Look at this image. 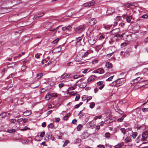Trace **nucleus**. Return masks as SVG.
<instances>
[{
    "label": "nucleus",
    "instance_id": "1",
    "mask_svg": "<svg viewBox=\"0 0 148 148\" xmlns=\"http://www.w3.org/2000/svg\"><path fill=\"white\" fill-rule=\"evenodd\" d=\"M86 28L85 24H82L77 26L75 29V32L77 33H80L84 31Z\"/></svg>",
    "mask_w": 148,
    "mask_h": 148
},
{
    "label": "nucleus",
    "instance_id": "2",
    "mask_svg": "<svg viewBox=\"0 0 148 148\" xmlns=\"http://www.w3.org/2000/svg\"><path fill=\"white\" fill-rule=\"evenodd\" d=\"M148 134L147 132L143 133L141 136L139 135L137 138V140L140 141L141 140L142 141H144L146 140V138L147 137Z\"/></svg>",
    "mask_w": 148,
    "mask_h": 148
},
{
    "label": "nucleus",
    "instance_id": "3",
    "mask_svg": "<svg viewBox=\"0 0 148 148\" xmlns=\"http://www.w3.org/2000/svg\"><path fill=\"white\" fill-rule=\"evenodd\" d=\"M57 94L54 93H48L46 95L45 98L47 100H49L52 97H57Z\"/></svg>",
    "mask_w": 148,
    "mask_h": 148
},
{
    "label": "nucleus",
    "instance_id": "4",
    "mask_svg": "<svg viewBox=\"0 0 148 148\" xmlns=\"http://www.w3.org/2000/svg\"><path fill=\"white\" fill-rule=\"evenodd\" d=\"M116 83V85L117 87L123 85L124 83L125 80L123 79H119L115 81Z\"/></svg>",
    "mask_w": 148,
    "mask_h": 148
},
{
    "label": "nucleus",
    "instance_id": "5",
    "mask_svg": "<svg viewBox=\"0 0 148 148\" xmlns=\"http://www.w3.org/2000/svg\"><path fill=\"white\" fill-rule=\"evenodd\" d=\"M45 138H47L48 140L50 139L52 141H53L55 140L54 137L52 135L51 133L50 132L47 133L46 134Z\"/></svg>",
    "mask_w": 148,
    "mask_h": 148
},
{
    "label": "nucleus",
    "instance_id": "6",
    "mask_svg": "<svg viewBox=\"0 0 148 148\" xmlns=\"http://www.w3.org/2000/svg\"><path fill=\"white\" fill-rule=\"evenodd\" d=\"M114 9L113 8H109L107 10L106 14L108 15L114 13Z\"/></svg>",
    "mask_w": 148,
    "mask_h": 148
},
{
    "label": "nucleus",
    "instance_id": "7",
    "mask_svg": "<svg viewBox=\"0 0 148 148\" xmlns=\"http://www.w3.org/2000/svg\"><path fill=\"white\" fill-rule=\"evenodd\" d=\"M53 24L51 22H48L45 23L44 24V27L46 29H49L51 28L53 25Z\"/></svg>",
    "mask_w": 148,
    "mask_h": 148
},
{
    "label": "nucleus",
    "instance_id": "8",
    "mask_svg": "<svg viewBox=\"0 0 148 148\" xmlns=\"http://www.w3.org/2000/svg\"><path fill=\"white\" fill-rule=\"evenodd\" d=\"M114 121L111 117H107L105 121V123L106 124H108Z\"/></svg>",
    "mask_w": 148,
    "mask_h": 148
},
{
    "label": "nucleus",
    "instance_id": "9",
    "mask_svg": "<svg viewBox=\"0 0 148 148\" xmlns=\"http://www.w3.org/2000/svg\"><path fill=\"white\" fill-rule=\"evenodd\" d=\"M71 27L70 25L66 27H64L62 28V30L65 32H69L71 29Z\"/></svg>",
    "mask_w": 148,
    "mask_h": 148
},
{
    "label": "nucleus",
    "instance_id": "10",
    "mask_svg": "<svg viewBox=\"0 0 148 148\" xmlns=\"http://www.w3.org/2000/svg\"><path fill=\"white\" fill-rule=\"evenodd\" d=\"M103 81H99L97 83V85L98 86H100L99 89L100 90H101L104 87L105 85L103 84Z\"/></svg>",
    "mask_w": 148,
    "mask_h": 148
},
{
    "label": "nucleus",
    "instance_id": "11",
    "mask_svg": "<svg viewBox=\"0 0 148 148\" xmlns=\"http://www.w3.org/2000/svg\"><path fill=\"white\" fill-rule=\"evenodd\" d=\"M89 22L91 25H93L96 23L97 20L95 18H90Z\"/></svg>",
    "mask_w": 148,
    "mask_h": 148
},
{
    "label": "nucleus",
    "instance_id": "12",
    "mask_svg": "<svg viewBox=\"0 0 148 148\" xmlns=\"http://www.w3.org/2000/svg\"><path fill=\"white\" fill-rule=\"evenodd\" d=\"M142 79V77H138L137 78H136L134 79L133 80H134V81H133L131 83V84H134V82L137 83L138 82L139 83L140 82H142V81H140L141 79Z\"/></svg>",
    "mask_w": 148,
    "mask_h": 148
},
{
    "label": "nucleus",
    "instance_id": "13",
    "mask_svg": "<svg viewBox=\"0 0 148 148\" xmlns=\"http://www.w3.org/2000/svg\"><path fill=\"white\" fill-rule=\"evenodd\" d=\"M70 76V74L69 73H64L61 76L60 79H64L68 78Z\"/></svg>",
    "mask_w": 148,
    "mask_h": 148
},
{
    "label": "nucleus",
    "instance_id": "14",
    "mask_svg": "<svg viewBox=\"0 0 148 148\" xmlns=\"http://www.w3.org/2000/svg\"><path fill=\"white\" fill-rule=\"evenodd\" d=\"M97 78V76L95 75H92L90 76L87 79V82H89L95 80Z\"/></svg>",
    "mask_w": 148,
    "mask_h": 148
},
{
    "label": "nucleus",
    "instance_id": "15",
    "mask_svg": "<svg viewBox=\"0 0 148 148\" xmlns=\"http://www.w3.org/2000/svg\"><path fill=\"white\" fill-rule=\"evenodd\" d=\"M125 35V33H124L121 34H120L118 33L116 34L114 36L115 37H116L117 38H121L122 37L124 36V37H126V38H127L128 36L127 35H125V36H124V35Z\"/></svg>",
    "mask_w": 148,
    "mask_h": 148
},
{
    "label": "nucleus",
    "instance_id": "16",
    "mask_svg": "<svg viewBox=\"0 0 148 148\" xmlns=\"http://www.w3.org/2000/svg\"><path fill=\"white\" fill-rule=\"evenodd\" d=\"M88 42L90 45H93L96 43V41L95 38H90V39L88 40Z\"/></svg>",
    "mask_w": 148,
    "mask_h": 148
},
{
    "label": "nucleus",
    "instance_id": "17",
    "mask_svg": "<svg viewBox=\"0 0 148 148\" xmlns=\"http://www.w3.org/2000/svg\"><path fill=\"white\" fill-rule=\"evenodd\" d=\"M140 28V26L137 24L134 26L132 28V30L134 31H137Z\"/></svg>",
    "mask_w": 148,
    "mask_h": 148
},
{
    "label": "nucleus",
    "instance_id": "18",
    "mask_svg": "<svg viewBox=\"0 0 148 148\" xmlns=\"http://www.w3.org/2000/svg\"><path fill=\"white\" fill-rule=\"evenodd\" d=\"M31 114V111H29L28 110L26 111L23 113V114L24 115V116H29Z\"/></svg>",
    "mask_w": 148,
    "mask_h": 148
},
{
    "label": "nucleus",
    "instance_id": "19",
    "mask_svg": "<svg viewBox=\"0 0 148 148\" xmlns=\"http://www.w3.org/2000/svg\"><path fill=\"white\" fill-rule=\"evenodd\" d=\"M138 5V3H130V10L131 9H132L133 8V7H132V6H133V7H137Z\"/></svg>",
    "mask_w": 148,
    "mask_h": 148
},
{
    "label": "nucleus",
    "instance_id": "20",
    "mask_svg": "<svg viewBox=\"0 0 148 148\" xmlns=\"http://www.w3.org/2000/svg\"><path fill=\"white\" fill-rule=\"evenodd\" d=\"M130 50L128 49L127 50H126L124 54V56L125 57H128L130 55Z\"/></svg>",
    "mask_w": 148,
    "mask_h": 148
},
{
    "label": "nucleus",
    "instance_id": "21",
    "mask_svg": "<svg viewBox=\"0 0 148 148\" xmlns=\"http://www.w3.org/2000/svg\"><path fill=\"white\" fill-rule=\"evenodd\" d=\"M88 136V133L86 132H84L82 135V138L84 139L86 138Z\"/></svg>",
    "mask_w": 148,
    "mask_h": 148
},
{
    "label": "nucleus",
    "instance_id": "22",
    "mask_svg": "<svg viewBox=\"0 0 148 148\" xmlns=\"http://www.w3.org/2000/svg\"><path fill=\"white\" fill-rule=\"evenodd\" d=\"M112 25H105V24L103 25V27L106 29L107 30L109 29H110L111 27L112 26Z\"/></svg>",
    "mask_w": 148,
    "mask_h": 148
},
{
    "label": "nucleus",
    "instance_id": "23",
    "mask_svg": "<svg viewBox=\"0 0 148 148\" xmlns=\"http://www.w3.org/2000/svg\"><path fill=\"white\" fill-rule=\"evenodd\" d=\"M106 66L107 68L111 69L112 67V64L111 63L107 62L106 64Z\"/></svg>",
    "mask_w": 148,
    "mask_h": 148
},
{
    "label": "nucleus",
    "instance_id": "24",
    "mask_svg": "<svg viewBox=\"0 0 148 148\" xmlns=\"http://www.w3.org/2000/svg\"><path fill=\"white\" fill-rule=\"evenodd\" d=\"M87 86V83L86 82H83L80 84L79 85V87L81 88H84Z\"/></svg>",
    "mask_w": 148,
    "mask_h": 148
},
{
    "label": "nucleus",
    "instance_id": "25",
    "mask_svg": "<svg viewBox=\"0 0 148 148\" xmlns=\"http://www.w3.org/2000/svg\"><path fill=\"white\" fill-rule=\"evenodd\" d=\"M136 20H135V18L133 17V16L130 15V23H136Z\"/></svg>",
    "mask_w": 148,
    "mask_h": 148
},
{
    "label": "nucleus",
    "instance_id": "26",
    "mask_svg": "<svg viewBox=\"0 0 148 148\" xmlns=\"http://www.w3.org/2000/svg\"><path fill=\"white\" fill-rule=\"evenodd\" d=\"M7 115L6 112H4L0 114V119H1L3 118H4Z\"/></svg>",
    "mask_w": 148,
    "mask_h": 148
},
{
    "label": "nucleus",
    "instance_id": "27",
    "mask_svg": "<svg viewBox=\"0 0 148 148\" xmlns=\"http://www.w3.org/2000/svg\"><path fill=\"white\" fill-rule=\"evenodd\" d=\"M98 70L99 71V74H103L104 73V70L103 68H99L98 69Z\"/></svg>",
    "mask_w": 148,
    "mask_h": 148
},
{
    "label": "nucleus",
    "instance_id": "28",
    "mask_svg": "<svg viewBox=\"0 0 148 148\" xmlns=\"http://www.w3.org/2000/svg\"><path fill=\"white\" fill-rule=\"evenodd\" d=\"M116 111L121 114L123 113V112L119 109V107H116Z\"/></svg>",
    "mask_w": 148,
    "mask_h": 148
},
{
    "label": "nucleus",
    "instance_id": "29",
    "mask_svg": "<svg viewBox=\"0 0 148 148\" xmlns=\"http://www.w3.org/2000/svg\"><path fill=\"white\" fill-rule=\"evenodd\" d=\"M70 114L69 113H68L65 116H64L63 118L64 120L66 121L70 117Z\"/></svg>",
    "mask_w": 148,
    "mask_h": 148
},
{
    "label": "nucleus",
    "instance_id": "30",
    "mask_svg": "<svg viewBox=\"0 0 148 148\" xmlns=\"http://www.w3.org/2000/svg\"><path fill=\"white\" fill-rule=\"evenodd\" d=\"M90 6H92L95 4V2L93 0H92L88 2Z\"/></svg>",
    "mask_w": 148,
    "mask_h": 148
},
{
    "label": "nucleus",
    "instance_id": "31",
    "mask_svg": "<svg viewBox=\"0 0 148 148\" xmlns=\"http://www.w3.org/2000/svg\"><path fill=\"white\" fill-rule=\"evenodd\" d=\"M90 53V51H88L85 52L84 55L82 56V58H84L87 56Z\"/></svg>",
    "mask_w": 148,
    "mask_h": 148
},
{
    "label": "nucleus",
    "instance_id": "32",
    "mask_svg": "<svg viewBox=\"0 0 148 148\" xmlns=\"http://www.w3.org/2000/svg\"><path fill=\"white\" fill-rule=\"evenodd\" d=\"M123 143H119L116 145L114 146V147L116 148H119L121 147L122 146H123Z\"/></svg>",
    "mask_w": 148,
    "mask_h": 148
},
{
    "label": "nucleus",
    "instance_id": "33",
    "mask_svg": "<svg viewBox=\"0 0 148 148\" xmlns=\"http://www.w3.org/2000/svg\"><path fill=\"white\" fill-rule=\"evenodd\" d=\"M54 127V124L51 123L49 124L47 126V127L48 128H51V129H53Z\"/></svg>",
    "mask_w": 148,
    "mask_h": 148
},
{
    "label": "nucleus",
    "instance_id": "34",
    "mask_svg": "<svg viewBox=\"0 0 148 148\" xmlns=\"http://www.w3.org/2000/svg\"><path fill=\"white\" fill-rule=\"evenodd\" d=\"M78 115L79 116V118H82L83 117V116H84V113H83L82 112V111H81L79 112Z\"/></svg>",
    "mask_w": 148,
    "mask_h": 148
},
{
    "label": "nucleus",
    "instance_id": "35",
    "mask_svg": "<svg viewBox=\"0 0 148 148\" xmlns=\"http://www.w3.org/2000/svg\"><path fill=\"white\" fill-rule=\"evenodd\" d=\"M16 132V130L15 129H8L7 131V132L9 133H12L15 132Z\"/></svg>",
    "mask_w": 148,
    "mask_h": 148
},
{
    "label": "nucleus",
    "instance_id": "36",
    "mask_svg": "<svg viewBox=\"0 0 148 148\" xmlns=\"http://www.w3.org/2000/svg\"><path fill=\"white\" fill-rule=\"evenodd\" d=\"M7 69L6 68H4L2 71L1 72V77L3 76L4 75L5 72L7 71Z\"/></svg>",
    "mask_w": 148,
    "mask_h": 148
},
{
    "label": "nucleus",
    "instance_id": "37",
    "mask_svg": "<svg viewBox=\"0 0 148 148\" xmlns=\"http://www.w3.org/2000/svg\"><path fill=\"white\" fill-rule=\"evenodd\" d=\"M95 104L94 102H91L90 103L89 107L91 108H92L94 107Z\"/></svg>",
    "mask_w": 148,
    "mask_h": 148
},
{
    "label": "nucleus",
    "instance_id": "38",
    "mask_svg": "<svg viewBox=\"0 0 148 148\" xmlns=\"http://www.w3.org/2000/svg\"><path fill=\"white\" fill-rule=\"evenodd\" d=\"M83 127L82 125L81 124H79L77 127V130L78 131H79Z\"/></svg>",
    "mask_w": 148,
    "mask_h": 148
},
{
    "label": "nucleus",
    "instance_id": "39",
    "mask_svg": "<svg viewBox=\"0 0 148 148\" xmlns=\"http://www.w3.org/2000/svg\"><path fill=\"white\" fill-rule=\"evenodd\" d=\"M137 136V133L136 132H133L132 136L134 139L136 138V137Z\"/></svg>",
    "mask_w": 148,
    "mask_h": 148
},
{
    "label": "nucleus",
    "instance_id": "40",
    "mask_svg": "<svg viewBox=\"0 0 148 148\" xmlns=\"http://www.w3.org/2000/svg\"><path fill=\"white\" fill-rule=\"evenodd\" d=\"M37 16H38V18H39L41 17H42V16H43L44 15V13L43 12H40L39 13H38V14H36Z\"/></svg>",
    "mask_w": 148,
    "mask_h": 148
},
{
    "label": "nucleus",
    "instance_id": "41",
    "mask_svg": "<svg viewBox=\"0 0 148 148\" xmlns=\"http://www.w3.org/2000/svg\"><path fill=\"white\" fill-rule=\"evenodd\" d=\"M54 104L53 103L50 104L48 105V109L54 108Z\"/></svg>",
    "mask_w": 148,
    "mask_h": 148
},
{
    "label": "nucleus",
    "instance_id": "42",
    "mask_svg": "<svg viewBox=\"0 0 148 148\" xmlns=\"http://www.w3.org/2000/svg\"><path fill=\"white\" fill-rule=\"evenodd\" d=\"M82 100L84 101L86 100L87 99V96L85 95H83L82 97Z\"/></svg>",
    "mask_w": 148,
    "mask_h": 148
},
{
    "label": "nucleus",
    "instance_id": "43",
    "mask_svg": "<svg viewBox=\"0 0 148 148\" xmlns=\"http://www.w3.org/2000/svg\"><path fill=\"white\" fill-rule=\"evenodd\" d=\"M102 117V116L101 115H100L98 116H95L94 117V119L95 120H96L98 119H101Z\"/></svg>",
    "mask_w": 148,
    "mask_h": 148
},
{
    "label": "nucleus",
    "instance_id": "44",
    "mask_svg": "<svg viewBox=\"0 0 148 148\" xmlns=\"http://www.w3.org/2000/svg\"><path fill=\"white\" fill-rule=\"evenodd\" d=\"M83 103V102H80L78 104H76L75 106V108H77L79 107V106H81Z\"/></svg>",
    "mask_w": 148,
    "mask_h": 148
},
{
    "label": "nucleus",
    "instance_id": "45",
    "mask_svg": "<svg viewBox=\"0 0 148 148\" xmlns=\"http://www.w3.org/2000/svg\"><path fill=\"white\" fill-rule=\"evenodd\" d=\"M120 130L124 134H125L126 132H127L126 130L124 128H121L120 129Z\"/></svg>",
    "mask_w": 148,
    "mask_h": 148
},
{
    "label": "nucleus",
    "instance_id": "46",
    "mask_svg": "<svg viewBox=\"0 0 148 148\" xmlns=\"http://www.w3.org/2000/svg\"><path fill=\"white\" fill-rule=\"evenodd\" d=\"M39 138L40 137L38 135H37L34 138V139L36 140L39 141L41 140V139H40Z\"/></svg>",
    "mask_w": 148,
    "mask_h": 148
},
{
    "label": "nucleus",
    "instance_id": "47",
    "mask_svg": "<svg viewBox=\"0 0 148 148\" xmlns=\"http://www.w3.org/2000/svg\"><path fill=\"white\" fill-rule=\"evenodd\" d=\"M145 127L144 125L137 127V129L138 130H143L145 129Z\"/></svg>",
    "mask_w": 148,
    "mask_h": 148
},
{
    "label": "nucleus",
    "instance_id": "48",
    "mask_svg": "<svg viewBox=\"0 0 148 148\" xmlns=\"http://www.w3.org/2000/svg\"><path fill=\"white\" fill-rule=\"evenodd\" d=\"M114 108L116 110V107H119L118 104L117 102H114L113 105Z\"/></svg>",
    "mask_w": 148,
    "mask_h": 148
},
{
    "label": "nucleus",
    "instance_id": "49",
    "mask_svg": "<svg viewBox=\"0 0 148 148\" xmlns=\"http://www.w3.org/2000/svg\"><path fill=\"white\" fill-rule=\"evenodd\" d=\"M43 75V74L42 73L38 74L37 76V79H39Z\"/></svg>",
    "mask_w": 148,
    "mask_h": 148
},
{
    "label": "nucleus",
    "instance_id": "50",
    "mask_svg": "<svg viewBox=\"0 0 148 148\" xmlns=\"http://www.w3.org/2000/svg\"><path fill=\"white\" fill-rule=\"evenodd\" d=\"M110 134L109 132H107L106 133L105 135V136L106 138H109V137H110Z\"/></svg>",
    "mask_w": 148,
    "mask_h": 148
},
{
    "label": "nucleus",
    "instance_id": "51",
    "mask_svg": "<svg viewBox=\"0 0 148 148\" xmlns=\"http://www.w3.org/2000/svg\"><path fill=\"white\" fill-rule=\"evenodd\" d=\"M95 48L97 50L99 51L101 49V48L100 46L97 45L95 46Z\"/></svg>",
    "mask_w": 148,
    "mask_h": 148
},
{
    "label": "nucleus",
    "instance_id": "52",
    "mask_svg": "<svg viewBox=\"0 0 148 148\" xmlns=\"http://www.w3.org/2000/svg\"><path fill=\"white\" fill-rule=\"evenodd\" d=\"M41 54L39 53H36L35 55V57L37 58H40V55H41Z\"/></svg>",
    "mask_w": 148,
    "mask_h": 148
},
{
    "label": "nucleus",
    "instance_id": "53",
    "mask_svg": "<svg viewBox=\"0 0 148 148\" xmlns=\"http://www.w3.org/2000/svg\"><path fill=\"white\" fill-rule=\"evenodd\" d=\"M75 89V88L73 87H71L69 88L68 89V91L69 92H71V91Z\"/></svg>",
    "mask_w": 148,
    "mask_h": 148
},
{
    "label": "nucleus",
    "instance_id": "54",
    "mask_svg": "<svg viewBox=\"0 0 148 148\" xmlns=\"http://www.w3.org/2000/svg\"><path fill=\"white\" fill-rule=\"evenodd\" d=\"M148 71V68H145L143 69V71H142V72L143 73H145Z\"/></svg>",
    "mask_w": 148,
    "mask_h": 148
},
{
    "label": "nucleus",
    "instance_id": "55",
    "mask_svg": "<svg viewBox=\"0 0 148 148\" xmlns=\"http://www.w3.org/2000/svg\"><path fill=\"white\" fill-rule=\"evenodd\" d=\"M80 97V95H77L76 96L75 100V101H77L79 99Z\"/></svg>",
    "mask_w": 148,
    "mask_h": 148
},
{
    "label": "nucleus",
    "instance_id": "56",
    "mask_svg": "<svg viewBox=\"0 0 148 148\" xmlns=\"http://www.w3.org/2000/svg\"><path fill=\"white\" fill-rule=\"evenodd\" d=\"M69 142V141L68 140H65V142H64V144H63L62 146L63 147H65L66 146L67 144Z\"/></svg>",
    "mask_w": 148,
    "mask_h": 148
},
{
    "label": "nucleus",
    "instance_id": "57",
    "mask_svg": "<svg viewBox=\"0 0 148 148\" xmlns=\"http://www.w3.org/2000/svg\"><path fill=\"white\" fill-rule=\"evenodd\" d=\"M30 129L29 128H28V127H27V126H25V127L23 129H21L20 130H21V131H25L27 130H28V129Z\"/></svg>",
    "mask_w": 148,
    "mask_h": 148
},
{
    "label": "nucleus",
    "instance_id": "58",
    "mask_svg": "<svg viewBox=\"0 0 148 148\" xmlns=\"http://www.w3.org/2000/svg\"><path fill=\"white\" fill-rule=\"evenodd\" d=\"M49 30L50 31L53 32L54 33V34L56 33L57 32L56 31V29H55V28H54L53 29H50Z\"/></svg>",
    "mask_w": 148,
    "mask_h": 148
},
{
    "label": "nucleus",
    "instance_id": "59",
    "mask_svg": "<svg viewBox=\"0 0 148 148\" xmlns=\"http://www.w3.org/2000/svg\"><path fill=\"white\" fill-rule=\"evenodd\" d=\"M45 135V132L44 131H43L41 132L40 136L42 137H43Z\"/></svg>",
    "mask_w": 148,
    "mask_h": 148
},
{
    "label": "nucleus",
    "instance_id": "60",
    "mask_svg": "<svg viewBox=\"0 0 148 148\" xmlns=\"http://www.w3.org/2000/svg\"><path fill=\"white\" fill-rule=\"evenodd\" d=\"M83 7H90L89 5V3L88 2L86 3L83 4L82 5Z\"/></svg>",
    "mask_w": 148,
    "mask_h": 148
},
{
    "label": "nucleus",
    "instance_id": "61",
    "mask_svg": "<svg viewBox=\"0 0 148 148\" xmlns=\"http://www.w3.org/2000/svg\"><path fill=\"white\" fill-rule=\"evenodd\" d=\"M142 110L143 112L148 111V108H142Z\"/></svg>",
    "mask_w": 148,
    "mask_h": 148
},
{
    "label": "nucleus",
    "instance_id": "62",
    "mask_svg": "<svg viewBox=\"0 0 148 148\" xmlns=\"http://www.w3.org/2000/svg\"><path fill=\"white\" fill-rule=\"evenodd\" d=\"M98 62V60L97 59H96V60H93V61L92 62V64H96Z\"/></svg>",
    "mask_w": 148,
    "mask_h": 148
},
{
    "label": "nucleus",
    "instance_id": "63",
    "mask_svg": "<svg viewBox=\"0 0 148 148\" xmlns=\"http://www.w3.org/2000/svg\"><path fill=\"white\" fill-rule=\"evenodd\" d=\"M15 74H11L7 78L9 79L10 78H12L15 76Z\"/></svg>",
    "mask_w": 148,
    "mask_h": 148
},
{
    "label": "nucleus",
    "instance_id": "64",
    "mask_svg": "<svg viewBox=\"0 0 148 148\" xmlns=\"http://www.w3.org/2000/svg\"><path fill=\"white\" fill-rule=\"evenodd\" d=\"M125 141L126 143H128L130 142V137H127L125 140Z\"/></svg>",
    "mask_w": 148,
    "mask_h": 148
}]
</instances>
